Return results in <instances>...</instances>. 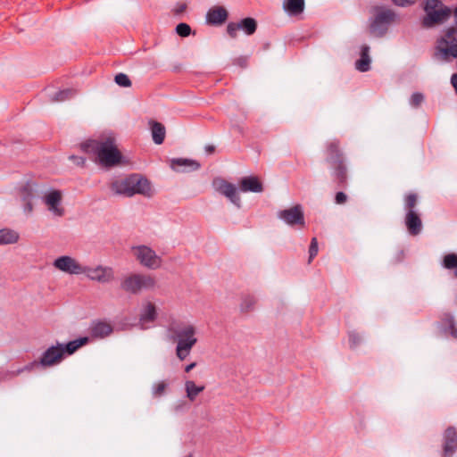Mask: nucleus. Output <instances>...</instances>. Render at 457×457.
Returning a JSON list of instances; mask_svg holds the SVG:
<instances>
[{
	"label": "nucleus",
	"instance_id": "f257e3e1",
	"mask_svg": "<svg viewBox=\"0 0 457 457\" xmlns=\"http://www.w3.org/2000/svg\"><path fill=\"white\" fill-rule=\"evenodd\" d=\"M79 147L85 154L94 155L96 162L104 168L110 169L125 163L112 137L104 140L87 139L80 143Z\"/></svg>",
	"mask_w": 457,
	"mask_h": 457
},
{
	"label": "nucleus",
	"instance_id": "f03ea898",
	"mask_svg": "<svg viewBox=\"0 0 457 457\" xmlns=\"http://www.w3.org/2000/svg\"><path fill=\"white\" fill-rule=\"evenodd\" d=\"M109 189L115 195L131 197L142 195L146 197L153 195L150 181L138 173H132L125 177L113 178L108 184Z\"/></svg>",
	"mask_w": 457,
	"mask_h": 457
},
{
	"label": "nucleus",
	"instance_id": "7ed1b4c3",
	"mask_svg": "<svg viewBox=\"0 0 457 457\" xmlns=\"http://www.w3.org/2000/svg\"><path fill=\"white\" fill-rule=\"evenodd\" d=\"M87 342L88 337H84L67 344H57L50 346L42 353L39 359L40 366L46 368L59 364L67 355L73 354Z\"/></svg>",
	"mask_w": 457,
	"mask_h": 457
},
{
	"label": "nucleus",
	"instance_id": "20e7f679",
	"mask_svg": "<svg viewBox=\"0 0 457 457\" xmlns=\"http://www.w3.org/2000/svg\"><path fill=\"white\" fill-rule=\"evenodd\" d=\"M171 339L177 342L176 354L180 361H184L190 353L191 349L196 344L195 328L193 325L175 326L169 328Z\"/></svg>",
	"mask_w": 457,
	"mask_h": 457
},
{
	"label": "nucleus",
	"instance_id": "39448f33",
	"mask_svg": "<svg viewBox=\"0 0 457 457\" xmlns=\"http://www.w3.org/2000/svg\"><path fill=\"white\" fill-rule=\"evenodd\" d=\"M156 285L154 276L144 273H131L123 278L120 288L129 294L138 295L144 290H151Z\"/></svg>",
	"mask_w": 457,
	"mask_h": 457
},
{
	"label": "nucleus",
	"instance_id": "423d86ee",
	"mask_svg": "<svg viewBox=\"0 0 457 457\" xmlns=\"http://www.w3.org/2000/svg\"><path fill=\"white\" fill-rule=\"evenodd\" d=\"M132 253L141 265L151 270H156L162 265V258L155 252L146 245H137L132 247Z\"/></svg>",
	"mask_w": 457,
	"mask_h": 457
},
{
	"label": "nucleus",
	"instance_id": "0eeeda50",
	"mask_svg": "<svg viewBox=\"0 0 457 457\" xmlns=\"http://www.w3.org/2000/svg\"><path fill=\"white\" fill-rule=\"evenodd\" d=\"M278 217L291 227L304 228L305 226L304 213L301 204L280 211Z\"/></svg>",
	"mask_w": 457,
	"mask_h": 457
},
{
	"label": "nucleus",
	"instance_id": "6e6552de",
	"mask_svg": "<svg viewBox=\"0 0 457 457\" xmlns=\"http://www.w3.org/2000/svg\"><path fill=\"white\" fill-rule=\"evenodd\" d=\"M325 155V161L329 166L346 163L345 156L341 149L340 141L338 139L327 142Z\"/></svg>",
	"mask_w": 457,
	"mask_h": 457
},
{
	"label": "nucleus",
	"instance_id": "1a4fd4ad",
	"mask_svg": "<svg viewBox=\"0 0 457 457\" xmlns=\"http://www.w3.org/2000/svg\"><path fill=\"white\" fill-rule=\"evenodd\" d=\"M54 266L57 270L69 274L78 275L86 272V267H83L74 258L68 255H63L55 259Z\"/></svg>",
	"mask_w": 457,
	"mask_h": 457
},
{
	"label": "nucleus",
	"instance_id": "9d476101",
	"mask_svg": "<svg viewBox=\"0 0 457 457\" xmlns=\"http://www.w3.org/2000/svg\"><path fill=\"white\" fill-rule=\"evenodd\" d=\"M457 452V429L449 426L443 433L442 457H453Z\"/></svg>",
	"mask_w": 457,
	"mask_h": 457
},
{
	"label": "nucleus",
	"instance_id": "9b49d317",
	"mask_svg": "<svg viewBox=\"0 0 457 457\" xmlns=\"http://www.w3.org/2000/svg\"><path fill=\"white\" fill-rule=\"evenodd\" d=\"M332 170L331 179L337 189L344 190L348 187L347 164L329 166Z\"/></svg>",
	"mask_w": 457,
	"mask_h": 457
},
{
	"label": "nucleus",
	"instance_id": "f8f14e48",
	"mask_svg": "<svg viewBox=\"0 0 457 457\" xmlns=\"http://www.w3.org/2000/svg\"><path fill=\"white\" fill-rule=\"evenodd\" d=\"M87 276L92 279L101 283H108L113 279V270L110 267L97 266L96 268L86 267Z\"/></svg>",
	"mask_w": 457,
	"mask_h": 457
},
{
	"label": "nucleus",
	"instance_id": "ddd939ff",
	"mask_svg": "<svg viewBox=\"0 0 457 457\" xmlns=\"http://www.w3.org/2000/svg\"><path fill=\"white\" fill-rule=\"evenodd\" d=\"M227 9L220 5L210 8L206 13V23L210 26H221L228 19Z\"/></svg>",
	"mask_w": 457,
	"mask_h": 457
},
{
	"label": "nucleus",
	"instance_id": "4468645a",
	"mask_svg": "<svg viewBox=\"0 0 457 457\" xmlns=\"http://www.w3.org/2000/svg\"><path fill=\"white\" fill-rule=\"evenodd\" d=\"M61 201L62 193L60 190H52L44 197V202L48 206V209L60 217L64 214V209L60 207Z\"/></svg>",
	"mask_w": 457,
	"mask_h": 457
},
{
	"label": "nucleus",
	"instance_id": "2eb2a0df",
	"mask_svg": "<svg viewBox=\"0 0 457 457\" xmlns=\"http://www.w3.org/2000/svg\"><path fill=\"white\" fill-rule=\"evenodd\" d=\"M217 190L228 197L236 206L240 207L241 199L234 184L221 179L217 187Z\"/></svg>",
	"mask_w": 457,
	"mask_h": 457
},
{
	"label": "nucleus",
	"instance_id": "dca6fc26",
	"mask_svg": "<svg viewBox=\"0 0 457 457\" xmlns=\"http://www.w3.org/2000/svg\"><path fill=\"white\" fill-rule=\"evenodd\" d=\"M170 167L179 172L194 171L200 169L201 165L197 161L187 158H174L170 161Z\"/></svg>",
	"mask_w": 457,
	"mask_h": 457
},
{
	"label": "nucleus",
	"instance_id": "f3484780",
	"mask_svg": "<svg viewBox=\"0 0 457 457\" xmlns=\"http://www.w3.org/2000/svg\"><path fill=\"white\" fill-rule=\"evenodd\" d=\"M20 196L24 212L28 214L31 213L33 211L32 200L34 198V187L32 183L28 181L20 188Z\"/></svg>",
	"mask_w": 457,
	"mask_h": 457
},
{
	"label": "nucleus",
	"instance_id": "a211bd4d",
	"mask_svg": "<svg viewBox=\"0 0 457 457\" xmlns=\"http://www.w3.org/2000/svg\"><path fill=\"white\" fill-rule=\"evenodd\" d=\"M404 223L410 235L417 236L422 230V221L415 211L406 212Z\"/></svg>",
	"mask_w": 457,
	"mask_h": 457
},
{
	"label": "nucleus",
	"instance_id": "6ab92c4d",
	"mask_svg": "<svg viewBox=\"0 0 457 457\" xmlns=\"http://www.w3.org/2000/svg\"><path fill=\"white\" fill-rule=\"evenodd\" d=\"M112 331V326L104 320L93 321L89 328V333L93 338H104L111 335Z\"/></svg>",
	"mask_w": 457,
	"mask_h": 457
},
{
	"label": "nucleus",
	"instance_id": "aec40b11",
	"mask_svg": "<svg viewBox=\"0 0 457 457\" xmlns=\"http://www.w3.org/2000/svg\"><path fill=\"white\" fill-rule=\"evenodd\" d=\"M240 190L243 192L261 193L263 191L262 181L256 176H247L240 179Z\"/></svg>",
	"mask_w": 457,
	"mask_h": 457
},
{
	"label": "nucleus",
	"instance_id": "412c9836",
	"mask_svg": "<svg viewBox=\"0 0 457 457\" xmlns=\"http://www.w3.org/2000/svg\"><path fill=\"white\" fill-rule=\"evenodd\" d=\"M395 19V13L386 8H378L376 11L373 24L370 29H375V26L389 25Z\"/></svg>",
	"mask_w": 457,
	"mask_h": 457
},
{
	"label": "nucleus",
	"instance_id": "4be33fe9",
	"mask_svg": "<svg viewBox=\"0 0 457 457\" xmlns=\"http://www.w3.org/2000/svg\"><path fill=\"white\" fill-rule=\"evenodd\" d=\"M440 328L445 335H450L453 338H457V328L453 316L445 312L442 315L440 320Z\"/></svg>",
	"mask_w": 457,
	"mask_h": 457
},
{
	"label": "nucleus",
	"instance_id": "5701e85b",
	"mask_svg": "<svg viewBox=\"0 0 457 457\" xmlns=\"http://www.w3.org/2000/svg\"><path fill=\"white\" fill-rule=\"evenodd\" d=\"M283 8L291 17H297L303 12L304 0H284Z\"/></svg>",
	"mask_w": 457,
	"mask_h": 457
},
{
	"label": "nucleus",
	"instance_id": "b1692460",
	"mask_svg": "<svg viewBox=\"0 0 457 457\" xmlns=\"http://www.w3.org/2000/svg\"><path fill=\"white\" fill-rule=\"evenodd\" d=\"M370 46L368 45H362L361 46L360 59L355 62V68L365 72L370 69Z\"/></svg>",
	"mask_w": 457,
	"mask_h": 457
},
{
	"label": "nucleus",
	"instance_id": "393cba45",
	"mask_svg": "<svg viewBox=\"0 0 457 457\" xmlns=\"http://www.w3.org/2000/svg\"><path fill=\"white\" fill-rule=\"evenodd\" d=\"M150 126L154 142L156 145L162 144L166 135L165 127L161 122L155 120H151Z\"/></svg>",
	"mask_w": 457,
	"mask_h": 457
},
{
	"label": "nucleus",
	"instance_id": "a878e982",
	"mask_svg": "<svg viewBox=\"0 0 457 457\" xmlns=\"http://www.w3.org/2000/svg\"><path fill=\"white\" fill-rule=\"evenodd\" d=\"M157 317L156 308L153 303H148L144 310V312L140 315V323L141 328H145L144 326L146 322H153L155 320Z\"/></svg>",
	"mask_w": 457,
	"mask_h": 457
},
{
	"label": "nucleus",
	"instance_id": "bb28decb",
	"mask_svg": "<svg viewBox=\"0 0 457 457\" xmlns=\"http://www.w3.org/2000/svg\"><path fill=\"white\" fill-rule=\"evenodd\" d=\"M204 386H197L193 380H187L185 383V390L187 397L194 402L196 396L204 390Z\"/></svg>",
	"mask_w": 457,
	"mask_h": 457
},
{
	"label": "nucleus",
	"instance_id": "cd10ccee",
	"mask_svg": "<svg viewBox=\"0 0 457 457\" xmlns=\"http://www.w3.org/2000/svg\"><path fill=\"white\" fill-rule=\"evenodd\" d=\"M19 239V234L10 228L0 229V245L14 244Z\"/></svg>",
	"mask_w": 457,
	"mask_h": 457
},
{
	"label": "nucleus",
	"instance_id": "c85d7f7f",
	"mask_svg": "<svg viewBox=\"0 0 457 457\" xmlns=\"http://www.w3.org/2000/svg\"><path fill=\"white\" fill-rule=\"evenodd\" d=\"M257 22L253 18H245L239 22H229L227 29H256Z\"/></svg>",
	"mask_w": 457,
	"mask_h": 457
},
{
	"label": "nucleus",
	"instance_id": "c756f323",
	"mask_svg": "<svg viewBox=\"0 0 457 457\" xmlns=\"http://www.w3.org/2000/svg\"><path fill=\"white\" fill-rule=\"evenodd\" d=\"M256 303V299L254 296L250 295H245L242 297V303L240 304V309L242 312H249L253 310L254 305Z\"/></svg>",
	"mask_w": 457,
	"mask_h": 457
},
{
	"label": "nucleus",
	"instance_id": "7c9ffc66",
	"mask_svg": "<svg viewBox=\"0 0 457 457\" xmlns=\"http://www.w3.org/2000/svg\"><path fill=\"white\" fill-rule=\"evenodd\" d=\"M418 203V195L415 193H409L404 198V208L407 212L414 211Z\"/></svg>",
	"mask_w": 457,
	"mask_h": 457
},
{
	"label": "nucleus",
	"instance_id": "2f4dec72",
	"mask_svg": "<svg viewBox=\"0 0 457 457\" xmlns=\"http://www.w3.org/2000/svg\"><path fill=\"white\" fill-rule=\"evenodd\" d=\"M443 265L445 269L453 270L457 269V254L456 253H447L445 255L443 260Z\"/></svg>",
	"mask_w": 457,
	"mask_h": 457
},
{
	"label": "nucleus",
	"instance_id": "473e14b6",
	"mask_svg": "<svg viewBox=\"0 0 457 457\" xmlns=\"http://www.w3.org/2000/svg\"><path fill=\"white\" fill-rule=\"evenodd\" d=\"M73 95L74 92L71 89L60 90L54 94L52 100L54 102H62L70 99Z\"/></svg>",
	"mask_w": 457,
	"mask_h": 457
},
{
	"label": "nucleus",
	"instance_id": "72a5a7b5",
	"mask_svg": "<svg viewBox=\"0 0 457 457\" xmlns=\"http://www.w3.org/2000/svg\"><path fill=\"white\" fill-rule=\"evenodd\" d=\"M114 81L117 85L122 87H129L131 86V80L125 73H118L114 77Z\"/></svg>",
	"mask_w": 457,
	"mask_h": 457
},
{
	"label": "nucleus",
	"instance_id": "f704fd0d",
	"mask_svg": "<svg viewBox=\"0 0 457 457\" xmlns=\"http://www.w3.org/2000/svg\"><path fill=\"white\" fill-rule=\"evenodd\" d=\"M348 337H349V345L351 348L357 347L361 342V336L355 331L349 332Z\"/></svg>",
	"mask_w": 457,
	"mask_h": 457
},
{
	"label": "nucleus",
	"instance_id": "c9c22d12",
	"mask_svg": "<svg viewBox=\"0 0 457 457\" xmlns=\"http://www.w3.org/2000/svg\"><path fill=\"white\" fill-rule=\"evenodd\" d=\"M424 101V96L421 93L416 92L413 93L410 99V104L414 107L418 108L420 106L422 102Z\"/></svg>",
	"mask_w": 457,
	"mask_h": 457
},
{
	"label": "nucleus",
	"instance_id": "e433bc0d",
	"mask_svg": "<svg viewBox=\"0 0 457 457\" xmlns=\"http://www.w3.org/2000/svg\"><path fill=\"white\" fill-rule=\"evenodd\" d=\"M249 62V56L247 55H241L238 57H236L232 60V64L238 66L242 69H245L248 66Z\"/></svg>",
	"mask_w": 457,
	"mask_h": 457
},
{
	"label": "nucleus",
	"instance_id": "4c0bfd02",
	"mask_svg": "<svg viewBox=\"0 0 457 457\" xmlns=\"http://www.w3.org/2000/svg\"><path fill=\"white\" fill-rule=\"evenodd\" d=\"M318 253V241L316 237H312L310 246H309V262L312 261V259Z\"/></svg>",
	"mask_w": 457,
	"mask_h": 457
},
{
	"label": "nucleus",
	"instance_id": "58836bf2",
	"mask_svg": "<svg viewBox=\"0 0 457 457\" xmlns=\"http://www.w3.org/2000/svg\"><path fill=\"white\" fill-rule=\"evenodd\" d=\"M167 384L164 381H161L154 386L153 395L154 397H160L166 390Z\"/></svg>",
	"mask_w": 457,
	"mask_h": 457
},
{
	"label": "nucleus",
	"instance_id": "ea45409f",
	"mask_svg": "<svg viewBox=\"0 0 457 457\" xmlns=\"http://www.w3.org/2000/svg\"><path fill=\"white\" fill-rule=\"evenodd\" d=\"M69 159L73 162V163L79 167H84L86 163V158L83 156H78L71 154L69 156Z\"/></svg>",
	"mask_w": 457,
	"mask_h": 457
},
{
	"label": "nucleus",
	"instance_id": "a19ab883",
	"mask_svg": "<svg viewBox=\"0 0 457 457\" xmlns=\"http://www.w3.org/2000/svg\"><path fill=\"white\" fill-rule=\"evenodd\" d=\"M347 202V195L343 191H338L335 195V203L337 204H345Z\"/></svg>",
	"mask_w": 457,
	"mask_h": 457
},
{
	"label": "nucleus",
	"instance_id": "79ce46f5",
	"mask_svg": "<svg viewBox=\"0 0 457 457\" xmlns=\"http://www.w3.org/2000/svg\"><path fill=\"white\" fill-rule=\"evenodd\" d=\"M187 9V4L186 3H178L173 7L172 12L175 15H179L183 13Z\"/></svg>",
	"mask_w": 457,
	"mask_h": 457
},
{
	"label": "nucleus",
	"instance_id": "37998d69",
	"mask_svg": "<svg viewBox=\"0 0 457 457\" xmlns=\"http://www.w3.org/2000/svg\"><path fill=\"white\" fill-rule=\"evenodd\" d=\"M398 6H407L414 4L417 0H392Z\"/></svg>",
	"mask_w": 457,
	"mask_h": 457
},
{
	"label": "nucleus",
	"instance_id": "c03bdc74",
	"mask_svg": "<svg viewBox=\"0 0 457 457\" xmlns=\"http://www.w3.org/2000/svg\"><path fill=\"white\" fill-rule=\"evenodd\" d=\"M176 34L181 37H187L188 36L195 35V30H175Z\"/></svg>",
	"mask_w": 457,
	"mask_h": 457
},
{
	"label": "nucleus",
	"instance_id": "a18cd8bd",
	"mask_svg": "<svg viewBox=\"0 0 457 457\" xmlns=\"http://www.w3.org/2000/svg\"><path fill=\"white\" fill-rule=\"evenodd\" d=\"M40 365L39 361H33L32 362H29L27 364L22 370L31 371L35 367H37Z\"/></svg>",
	"mask_w": 457,
	"mask_h": 457
},
{
	"label": "nucleus",
	"instance_id": "49530a36",
	"mask_svg": "<svg viewBox=\"0 0 457 457\" xmlns=\"http://www.w3.org/2000/svg\"><path fill=\"white\" fill-rule=\"evenodd\" d=\"M205 153L207 154H212L216 151V147L213 145H207L204 147Z\"/></svg>",
	"mask_w": 457,
	"mask_h": 457
},
{
	"label": "nucleus",
	"instance_id": "de8ad7c7",
	"mask_svg": "<svg viewBox=\"0 0 457 457\" xmlns=\"http://www.w3.org/2000/svg\"><path fill=\"white\" fill-rule=\"evenodd\" d=\"M371 32V34L374 36V37H384L386 33L387 30H382V29H379V30H370Z\"/></svg>",
	"mask_w": 457,
	"mask_h": 457
},
{
	"label": "nucleus",
	"instance_id": "09e8293b",
	"mask_svg": "<svg viewBox=\"0 0 457 457\" xmlns=\"http://www.w3.org/2000/svg\"><path fill=\"white\" fill-rule=\"evenodd\" d=\"M453 87L457 90V74H453L451 78Z\"/></svg>",
	"mask_w": 457,
	"mask_h": 457
},
{
	"label": "nucleus",
	"instance_id": "8fccbe9b",
	"mask_svg": "<svg viewBox=\"0 0 457 457\" xmlns=\"http://www.w3.org/2000/svg\"><path fill=\"white\" fill-rule=\"evenodd\" d=\"M196 366V362H191L190 364L185 367V371L189 372Z\"/></svg>",
	"mask_w": 457,
	"mask_h": 457
},
{
	"label": "nucleus",
	"instance_id": "3c124183",
	"mask_svg": "<svg viewBox=\"0 0 457 457\" xmlns=\"http://www.w3.org/2000/svg\"><path fill=\"white\" fill-rule=\"evenodd\" d=\"M175 29H191L190 26L185 22L179 23Z\"/></svg>",
	"mask_w": 457,
	"mask_h": 457
},
{
	"label": "nucleus",
	"instance_id": "603ef678",
	"mask_svg": "<svg viewBox=\"0 0 457 457\" xmlns=\"http://www.w3.org/2000/svg\"><path fill=\"white\" fill-rule=\"evenodd\" d=\"M227 31L230 37L234 38L237 37V30H227Z\"/></svg>",
	"mask_w": 457,
	"mask_h": 457
},
{
	"label": "nucleus",
	"instance_id": "864d4df0",
	"mask_svg": "<svg viewBox=\"0 0 457 457\" xmlns=\"http://www.w3.org/2000/svg\"><path fill=\"white\" fill-rule=\"evenodd\" d=\"M246 35L250 36L255 32V30H244Z\"/></svg>",
	"mask_w": 457,
	"mask_h": 457
},
{
	"label": "nucleus",
	"instance_id": "5fc2aeb1",
	"mask_svg": "<svg viewBox=\"0 0 457 457\" xmlns=\"http://www.w3.org/2000/svg\"><path fill=\"white\" fill-rule=\"evenodd\" d=\"M454 275H455V277L457 278V269H456V270H455V271H454Z\"/></svg>",
	"mask_w": 457,
	"mask_h": 457
},
{
	"label": "nucleus",
	"instance_id": "6e6d98bb",
	"mask_svg": "<svg viewBox=\"0 0 457 457\" xmlns=\"http://www.w3.org/2000/svg\"><path fill=\"white\" fill-rule=\"evenodd\" d=\"M187 457H193V455L190 453Z\"/></svg>",
	"mask_w": 457,
	"mask_h": 457
}]
</instances>
